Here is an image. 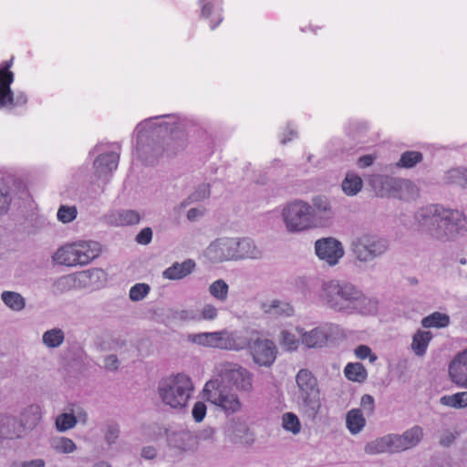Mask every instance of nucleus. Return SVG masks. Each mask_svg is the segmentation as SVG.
<instances>
[{
    "label": "nucleus",
    "instance_id": "052dcab7",
    "mask_svg": "<svg viewBox=\"0 0 467 467\" xmlns=\"http://www.w3.org/2000/svg\"><path fill=\"white\" fill-rule=\"evenodd\" d=\"M211 194L210 185L209 184H202L199 188L192 193V200L194 202H200L204 199H207Z\"/></svg>",
    "mask_w": 467,
    "mask_h": 467
},
{
    "label": "nucleus",
    "instance_id": "72a5a7b5",
    "mask_svg": "<svg viewBox=\"0 0 467 467\" xmlns=\"http://www.w3.org/2000/svg\"><path fill=\"white\" fill-rule=\"evenodd\" d=\"M279 344L284 351L296 352L302 343L300 337L296 331L293 332L289 329H283L279 335Z\"/></svg>",
    "mask_w": 467,
    "mask_h": 467
},
{
    "label": "nucleus",
    "instance_id": "a19ab883",
    "mask_svg": "<svg viewBox=\"0 0 467 467\" xmlns=\"http://www.w3.org/2000/svg\"><path fill=\"white\" fill-rule=\"evenodd\" d=\"M440 403L443 406L457 410L467 408V391L444 395L440 399Z\"/></svg>",
    "mask_w": 467,
    "mask_h": 467
},
{
    "label": "nucleus",
    "instance_id": "bf43d9fd",
    "mask_svg": "<svg viewBox=\"0 0 467 467\" xmlns=\"http://www.w3.org/2000/svg\"><path fill=\"white\" fill-rule=\"evenodd\" d=\"M176 317L182 321H199V314L193 309H182L176 312Z\"/></svg>",
    "mask_w": 467,
    "mask_h": 467
},
{
    "label": "nucleus",
    "instance_id": "338daca9",
    "mask_svg": "<svg viewBox=\"0 0 467 467\" xmlns=\"http://www.w3.org/2000/svg\"><path fill=\"white\" fill-rule=\"evenodd\" d=\"M72 413H74V416L76 417L77 422L79 421L83 424H86L88 421V413L80 407H71L70 408Z\"/></svg>",
    "mask_w": 467,
    "mask_h": 467
},
{
    "label": "nucleus",
    "instance_id": "58836bf2",
    "mask_svg": "<svg viewBox=\"0 0 467 467\" xmlns=\"http://www.w3.org/2000/svg\"><path fill=\"white\" fill-rule=\"evenodd\" d=\"M65 340V333L61 328L54 327L44 332L42 336L43 344L48 348L60 347Z\"/></svg>",
    "mask_w": 467,
    "mask_h": 467
},
{
    "label": "nucleus",
    "instance_id": "f704fd0d",
    "mask_svg": "<svg viewBox=\"0 0 467 467\" xmlns=\"http://www.w3.org/2000/svg\"><path fill=\"white\" fill-rule=\"evenodd\" d=\"M53 288L54 291L58 294H64L70 290L80 289L78 273L58 277L54 281Z\"/></svg>",
    "mask_w": 467,
    "mask_h": 467
},
{
    "label": "nucleus",
    "instance_id": "c03bdc74",
    "mask_svg": "<svg viewBox=\"0 0 467 467\" xmlns=\"http://www.w3.org/2000/svg\"><path fill=\"white\" fill-rule=\"evenodd\" d=\"M448 184L457 185L462 188L467 187V171L463 168H454L449 170L444 177Z\"/></svg>",
    "mask_w": 467,
    "mask_h": 467
},
{
    "label": "nucleus",
    "instance_id": "4468645a",
    "mask_svg": "<svg viewBox=\"0 0 467 467\" xmlns=\"http://www.w3.org/2000/svg\"><path fill=\"white\" fill-rule=\"evenodd\" d=\"M314 248L317 258L330 267L337 265L345 255L343 244L334 237L317 239Z\"/></svg>",
    "mask_w": 467,
    "mask_h": 467
},
{
    "label": "nucleus",
    "instance_id": "ddd939ff",
    "mask_svg": "<svg viewBox=\"0 0 467 467\" xmlns=\"http://www.w3.org/2000/svg\"><path fill=\"white\" fill-rule=\"evenodd\" d=\"M11 66L12 60L6 62L5 67L0 69V109H13L27 103L25 92L15 94L11 89V84L14 82V73L9 70Z\"/></svg>",
    "mask_w": 467,
    "mask_h": 467
},
{
    "label": "nucleus",
    "instance_id": "4be33fe9",
    "mask_svg": "<svg viewBox=\"0 0 467 467\" xmlns=\"http://www.w3.org/2000/svg\"><path fill=\"white\" fill-rule=\"evenodd\" d=\"M141 216L138 211L121 209L112 211L106 216L107 223L112 226H130L138 224Z\"/></svg>",
    "mask_w": 467,
    "mask_h": 467
},
{
    "label": "nucleus",
    "instance_id": "37998d69",
    "mask_svg": "<svg viewBox=\"0 0 467 467\" xmlns=\"http://www.w3.org/2000/svg\"><path fill=\"white\" fill-rule=\"evenodd\" d=\"M364 451L369 455L389 453V435H384L368 442L364 447Z\"/></svg>",
    "mask_w": 467,
    "mask_h": 467
},
{
    "label": "nucleus",
    "instance_id": "ea45409f",
    "mask_svg": "<svg viewBox=\"0 0 467 467\" xmlns=\"http://www.w3.org/2000/svg\"><path fill=\"white\" fill-rule=\"evenodd\" d=\"M450 324V317L445 313L433 312L432 314L425 317L421 320L423 327L431 328H443Z\"/></svg>",
    "mask_w": 467,
    "mask_h": 467
},
{
    "label": "nucleus",
    "instance_id": "69168bd1",
    "mask_svg": "<svg viewBox=\"0 0 467 467\" xmlns=\"http://www.w3.org/2000/svg\"><path fill=\"white\" fill-rule=\"evenodd\" d=\"M374 398L369 394H365L361 397L360 405L361 407L368 410V413H372L374 411Z\"/></svg>",
    "mask_w": 467,
    "mask_h": 467
},
{
    "label": "nucleus",
    "instance_id": "f3484780",
    "mask_svg": "<svg viewBox=\"0 0 467 467\" xmlns=\"http://www.w3.org/2000/svg\"><path fill=\"white\" fill-rule=\"evenodd\" d=\"M295 330L300 337L302 345L306 348H318L327 343L331 336L332 327L325 325L306 330L304 327L297 326Z\"/></svg>",
    "mask_w": 467,
    "mask_h": 467
},
{
    "label": "nucleus",
    "instance_id": "864d4df0",
    "mask_svg": "<svg viewBox=\"0 0 467 467\" xmlns=\"http://www.w3.org/2000/svg\"><path fill=\"white\" fill-rule=\"evenodd\" d=\"M194 436L197 440V449L202 442L214 444L217 441L216 430L213 427H206L194 434Z\"/></svg>",
    "mask_w": 467,
    "mask_h": 467
},
{
    "label": "nucleus",
    "instance_id": "393cba45",
    "mask_svg": "<svg viewBox=\"0 0 467 467\" xmlns=\"http://www.w3.org/2000/svg\"><path fill=\"white\" fill-rule=\"evenodd\" d=\"M223 0H200L201 16L203 18H212L211 29L213 30L223 21L222 16Z\"/></svg>",
    "mask_w": 467,
    "mask_h": 467
},
{
    "label": "nucleus",
    "instance_id": "0e129e2a",
    "mask_svg": "<svg viewBox=\"0 0 467 467\" xmlns=\"http://www.w3.org/2000/svg\"><path fill=\"white\" fill-rule=\"evenodd\" d=\"M152 239V230L145 227L136 235V242L140 244H149Z\"/></svg>",
    "mask_w": 467,
    "mask_h": 467
},
{
    "label": "nucleus",
    "instance_id": "1a4fd4ad",
    "mask_svg": "<svg viewBox=\"0 0 467 467\" xmlns=\"http://www.w3.org/2000/svg\"><path fill=\"white\" fill-rule=\"evenodd\" d=\"M311 205L303 200L286 203L281 211V218L285 230L290 234H299L315 228Z\"/></svg>",
    "mask_w": 467,
    "mask_h": 467
},
{
    "label": "nucleus",
    "instance_id": "774afa93",
    "mask_svg": "<svg viewBox=\"0 0 467 467\" xmlns=\"http://www.w3.org/2000/svg\"><path fill=\"white\" fill-rule=\"evenodd\" d=\"M297 136V132L295 128L291 126H287L284 133L281 135L280 141L282 144H285L291 141L294 138Z\"/></svg>",
    "mask_w": 467,
    "mask_h": 467
},
{
    "label": "nucleus",
    "instance_id": "09e8293b",
    "mask_svg": "<svg viewBox=\"0 0 467 467\" xmlns=\"http://www.w3.org/2000/svg\"><path fill=\"white\" fill-rule=\"evenodd\" d=\"M282 426L285 431H290L293 434H298L301 431L300 420L293 412H286L283 414Z\"/></svg>",
    "mask_w": 467,
    "mask_h": 467
},
{
    "label": "nucleus",
    "instance_id": "49530a36",
    "mask_svg": "<svg viewBox=\"0 0 467 467\" xmlns=\"http://www.w3.org/2000/svg\"><path fill=\"white\" fill-rule=\"evenodd\" d=\"M75 418L76 417L74 416V413H72L70 408L68 409L67 412L59 414L56 418L55 421L57 430L60 432H64L70 429H73L77 424V420Z\"/></svg>",
    "mask_w": 467,
    "mask_h": 467
},
{
    "label": "nucleus",
    "instance_id": "c9c22d12",
    "mask_svg": "<svg viewBox=\"0 0 467 467\" xmlns=\"http://www.w3.org/2000/svg\"><path fill=\"white\" fill-rule=\"evenodd\" d=\"M345 377L351 381L362 383L368 378V371L365 367L358 362L348 363L344 368Z\"/></svg>",
    "mask_w": 467,
    "mask_h": 467
},
{
    "label": "nucleus",
    "instance_id": "473e14b6",
    "mask_svg": "<svg viewBox=\"0 0 467 467\" xmlns=\"http://www.w3.org/2000/svg\"><path fill=\"white\" fill-rule=\"evenodd\" d=\"M431 338L432 334L430 331L418 330L412 337L410 347L413 353L418 357L424 356Z\"/></svg>",
    "mask_w": 467,
    "mask_h": 467
},
{
    "label": "nucleus",
    "instance_id": "79ce46f5",
    "mask_svg": "<svg viewBox=\"0 0 467 467\" xmlns=\"http://www.w3.org/2000/svg\"><path fill=\"white\" fill-rule=\"evenodd\" d=\"M265 312L276 317H291L294 314V308L288 303L273 300L268 305L265 306Z\"/></svg>",
    "mask_w": 467,
    "mask_h": 467
},
{
    "label": "nucleus",
    "instance_id": "dca6fc26",
    "mask_svg": "<svg viewBox=\"0 0 467 467\" xmlns=\"http://www.w3.org/2000/svg\"><path fill=\"white\" fill-rule=\"evenodd\" d=\"M310 205L315 228L329 226L335 217L330 200L325 195H317L312 198Z\"/></svg>",
    "mask_w": 467,
    "mask_h": 467
},
{
    "label": "nucleus",
    "instance_id": "4d7b16f0",
    "mask_svg": "<svg viewBox=\"0 0 467 467\" xmlns=\"http://www.w3.org/2000/svg\"><path fill=\"white\" fill-rule=\"evenodd\" d=\"M355 356L359 359L368 358L370 363H374L378 357L372 353L371 348L367 345H359L354 350Z\"/></svg>",
    "mask_w": 467,
    "mask_h": 467
},
{
    "label": "nucleus",
    "instance_id": "5fc2aeb1",
    "mask_svg": "<svg viewBox=\"0 0 467 467\" xmlns=\"http://www.w3.org/2000/svg\"><path fill=\"white\" fill-rule=\"evenodd\" d=\"M199 314V321H213L219 316V309L212 303L204 304Z\"/></svg>",
    "mask_w": 467,
    "mask_h": 467
},
{
    "label": "nucleus",
    "instance_id": "a878e982",
    "mask_svg": "<svg viewBox=\"0 0 467 467\" xmlns=\"http://www.w3.org/2000/svg\"><path fill=\"white\" fill-rule=\"evenodd\" d=\"M195 268V263L192 259H187L182 263H174L165 269L162 276L169 280H180L189 275Z\"/></svg>",
    "mask_w": 467,
    "mask_h": 467
},
{
    "label": "nucleus",
    "instance_id": "0eeeda50",
    "mask_svg": "<svg viewBox=\"0 0 467 467\" xmlns=\"http://www.w3.org/2000/svg\"><path fill=\"white\" fill-rule=\"evenodd\" d=\"M178 118L174 115H163L150 118L138 124L137 132V152L140 158L148 164H153L155 158L148 156L150 147L144 144V140L154 134L160 135L163 131L173 132V126L176 124Z\"/></svg>",
    "mask_w": 467,
    "mask_h": 467
},
{
    "label": "nucleus",
    "instance_id": "e2e57ef3",
    "mask_svg": "<svg viewBox=\"0 0 467 467\" xmlns=\"http://www.w3.org/2000/svg\"><path fill=\"white\" fill-rule=\"evenodd\" d=\"M103 367L109 371H116L119 367V361L116 355H107L103 360Z\"/></svg>",
    "mask_w": 467,
    "mask_h": 467
},
{
    "label": "nucleus",
    "instance_id": "f8f14e48",
    "mask_svg": "<svg viewBox=\"0 0 467 467\" xmlns=\"http://www.w3.org/2000/svg\"><path fill=\"white\" fill-rule=\"evenodd\" d=\"M246 338L249 342L246 349L249 350L253 362L258 367L270 368L277 358L276 344L269 338H252L247 332Z\"/></svg>",
    "mask_w": 467,
    "mask_h": 467
},
{
    "label": "nucleus",
    "instance_id": "20e7f679",
    "mask_svg": "<svg viewBox=\"0 0 467 467\" xmlns=\"http://www.w3.org/2000/svg\"><path fill=\"white\" fill-rule=\"evenodd\" d=\"M187 340L203 348L236 352L246 349L249 343L246 332L229 329L189 334Z\"/></svg>",
    "mask_w": 467,
    "mask_h": 467
},
{
    "label": "nucleus",
    "instance_id": "2f4dec72",
    "mask_svg": "<svg viewBox=\"0 0 467 467\" xmlns=\"http://www.w3.org/2000/svg\"><path fill=\"white\" fill-rule=\"evenodd\" d=\"M0 297L4 305L14 312H21L26 308V298L18 292L5 290Z\"/></svg>",
    "mask_w": 467,
    "mask_h": 467
},
{
    "label": "nucleus",
    "instance_id": "9d476101",
    "mask_svg": "<svg viewBox=\"0 0 467 467\" xmlns=\"http://www.w3.org/2000/svg\"><path fill=\"white\" fill-rule=\"evenodd\" d=\"M214 378L223 385H230L242 393H251L254 389V374L242 365L224 361L214 367Z\"/></svg>",
    "mask_w": 467,
    "mask_h": 467
},
{
    "label": "nucleus",
    "instance_id": "7c9ffc66",
    "mask_svg": "<svg viewBox=\"0 0 467 467\" xmlns=\"http://www.w3.org/2000/svg\"><path fill=\"white\" fill-rule=\"evenodd\" d=\"M366 426V419L359 409H352L346 415V427L352 435L360 433Z\"/></svg>",
    "mask_w": 467,
    "mask_h": 467
},
{
    "label": "nucleus",
    "instance_id": "aec40b11",
    "mask_svg": "<svg viewBox=\"0 0 467 467\" xmlns=\"http://www.w3.org/2000/svg\"><path fill=\"white\" fill-rule=\"evenodd\" d=\"M226 438L234 444L250 446L254 441V435L249 427L241 421H233L226 431Z\"/></svg>",
    "mask_w": 467,
    "mask_h": 467
},
{
    "label": "nucleus",
    "instance_id": "cd10ccee",
    "mask_svg": "<svg viewBox=\"0 0 467 467\" xmlns=\"http://www.w3.org/2000/svg\"><path fill=\"white\" fill-rule=\"evenodd\" d=\"M370 184L380 196L392 194L399 187V182L392 177L385 175H375L370 180Z\"/></svg>",
    "mask_w": 467,
    "mask_h": 467
},
{
    "label": "nucleus",
    "instance_id": "a18cd8bd",
    "mask_svg": "<svg viewBox=\"0 0 467 467\" xmlns=\"http://www.w3.org/2000/svg\"><path fill=\"white\" fill-rule=\"evenodd\" d=\"M210 295L219 302H225L228 297L229 285L223 279H217L209 285Z\"/></svg>",
    "mask_w": 467,
    "mask_h": 467
},
{
    "label": "nucleus",
    "instance_id": "603ef678",
    "mask_svg": "<svg viewBox=\"0 0 467 467\" xmlns=\"http://www.w3.org/2000/svg\"><path fill=\"white\" fill-rule=\"evenodd\" d=\"M150 291L149 285L144 283H137L132 285L129 292V297L133 302L144 299Z\"/></svg>",
    "mask_w": 467,
    "mask_h": 467
},
{
    "label": "nucleus",
    "instance_id": "3c124183",
    "mask_svg": "<svg viewBox=\"0 0 467 467\" xmlns=\"http://www.w3.org/2000/svg\"><path fill=\"white\" fill-rule=\"evenodd\" d=\"M422 159V154L420 151H405L401 154L398 165L404 168H412L420 162Z\"/></svg>",
    "mask_w": 467,
    "mask_h": 467
},
{
    "label": "nucleus",
    "instance_id": "9b49d317",
    "mask_svg": "<svg viewBox=\"0 0 467 467\" xmlns=\"http://www.w3.org/2000/svg\"><path fill=\"white\" fill-rule=\"evenodd\" d=\"M203 396L206 400L226 414H234L242 410L238 395L218 379H212L205 383Z\"/></svg>",
    "mask_w": 467,
    "mask_h": 467
},
{
    "label": "nucleus",
    "instance_id": "f03ea898",
    "mask_svg": "<svg viewBox=\"0 0 467 467\" xmlns=\"http://www.w3.org/2000/svg\"><path fill=\"white\" fill-rule=\"evenodd\" d=\"M318 297L328 308L348 315H373L378 302L366 296L356 285L347 281L329 280L323 282Z\"/></svg>",
    "mask_w": 467,
    "mask_h": 467
},
{
    "label": "nucleus",
    "instance_id": "412c9836",
    "mask_svg": "<svg viewBox=\"0 0 467 467\" xmlns=\"http://www.w3.org/2000/svg\"><path fill=\"white\" fill-rule=\"evenodd\" d=\"M235 261L245 259H260L263 256V251L255 243L247 237L235 238Z\"/></svg>",
    "mask_w": 467,
    "mask_h": 467
},
{
    "label": "nucleus",
    "instance_id": "c756f323",
    "mask_svg": "<svg viewBox=\"0 0 467 467\" xmlns=\"http://www.w3.org/2000/svg\"><path fill=\"white\" fill-rule=\"evenodd\" d=\"M41 420V410L37 405L26 407L21 413L19 424L22 425L23 432L26 430H33Z\"/></svg>",
    "mask_w": 467,
    "mask_h": 467
},
{
    "label": "nucleus",
    "instance_id": "423d86ee",
    "mask_svg": "<svg viewBox=\"0 0 467 467\" xmlns=\"http://www.w3.org/2000/svg\"><path fill=\"white\" fill-rule=\"evenodd\" d=\"M100 252L98 242L79 240L59 247L52 255V260L57 265L70 267L85 265L97 258Z\"/></svg>",
    "mask_w": 467,
    "mask_h": 467
},
{
    "label": "nucleus",
    "instance_id": "6ab92c4d",
    "mask_svg": "<svg viewBox=\"0 0 467 467\" xmlns=\"http://www.w3.org/2000/svg\"><path fill=\"white\" fill-rule=\"evenodd\" d=\"M80 289L98 290L105 286L108 281L106 272L100 268H90L78 273Z\"/></svg>",
    "mask_w": 467,
    "mask_h": 467
},
{
    "label": "nucleus",
    "instance_id": "b1692460",
    "mask_svg": "<svg viewBox=\"0 0 467 467\" xmlns=\"http://www.w3.org/2000/svg\"><path fill=\"white\" fill-rule=\"evenodd\" d=\"M23 435L22 425L16 417L0 413V439H16Z\"/></svg>",
    "mask_w": 467,
    "mask_h": 467
},
{
    "label": "nucleus",
    "instance_id": "8fccbe9b",
    "mask_svg": "<svg viewBox=\"0 0 467 467\" xmlns=\"http://www.w3.org/2000/svg\"><path fill=\"white\" fill-rule=\"evenodd\" d=\"M52 448L59 453H71L76 451L75 442L67 437H57L52 441Z\"/></svg>",
    "mask_w": 467,
    "mask_h": 467
},
{
    "label": "nucleus",
    "instance_id": "6e6d98bb",
    "mask_svg": "<svg viewBox=\"0 0 467 467\" xmlns=\"http://www.w3.org/2000/svg\"><path fill=\"white\" fill-rule=\"evenodd\" d=\"M389 435V453H399L407 451L402 438L400 434L390 433Z\"/></svg>",
    "mask_w": 467,
    "mask_h": 467
},
{
    "label": "nucleus",
    "instance_id": "13d9d810",
    "mask_svg": "<svg viewBox=\"0 0 467 467\" xmlns=\"http://www.w3.org/2000/svg\"><path fill=\"white\" fill-rule=\"evenodd\" d=\"M207 407L204 402L197 401L193 405L192 414L196 422H201L205 418Z\"/></svg>",
    "mask_w": 467,
    "mask_h": 467
},
{
    "label": "nucleus",
    "instance_id": "e433bc0d",
    "mask_svg": "<svg viewBox=\"0 0 467 467\" xmlns=\"http://www.w3.org/2000/svg\"><path fill=\"white\" fill-rule=\"evenodd\" d=\"M407 450L412 449L420 444L424 436L423 429L415 425L400 434Z\"/></svg>",
    "mask_w": 467,
    "mask_h": 467
},
{
    "label": "nucleus",
    "instance_id": "39448f33",
    "mask_svg": "<svg viewBox=\"0 0 467 467\" xmlns=\"http://www.w3.org/2000/svg\"><path fill=\"white\" fill-rule=\"evenodd\" d=\"M194 390L191 377L185 373H177L163 379L158 387L162 402L172 409L182 410Z\"/></svg>",
    "mask_w": 467,
    "mask_h": 467
},
{
    "label": "nucleus",
    "instance_id": "bb28decb",
    "mask_svg": "<svg viewBox=\"0 0 467 467\" xmlns=\"http://www.w3.org/2000/svg\"><path fill=\"white\" fill-rule=\"evenodd\" d=\"M119 159V154L114 151L100 154L94 161L97 174L104 176L115 171L118 168Z\"/></svg>",
    "mask_w": 467,
    "mask_h": 467
},
{
    "label": "nucleus",
    "instance_id": "de8ad7c7",
    "mask_svg": "<svg viewBox=\"0 0 467 467\" xmlns=\"http://www.w3.org/2000/svg\"><path fill=\"white\" fill-rule=\"evenodd\" d=\"M78 216V209L75 205L62 204L57 212V218L62 223H69Z\"/></svg>",
    "mask_w": 467,
    "mask_h": 467
},
{
    "label": "nucleus",
    "instance_id": "4c0bfd02",
    "mask_svg": "<svg viewBox=\"0 0 467 467\" xmlns=\"http://www.w3.org/2000/svg\"><path fill=\"white\" fill-rule=\"evenodd\" d=\"M363 186L362 179L354 172H348L342 182V190L348 196L358 194Z\"/></svg>",
    "mask_w": 467,
    "mask_h": 467
},
{
    "label": "nucleus",
    "instance_id": "680f3d73",
    "mask_svg": "<svg viewBox=\"0 0 467 467\" xmlns=\"http://www.w3.org/2000/svg\"><path fill=\"white\" fill-rule=\"evenodd\" d=\"M119 435V430L117 425H109L105 431V441L111 445L116 443Z\"/></svg>",
    "mask_w": 467,
    "mask_h": 467
},
{
    "label": "nucleus",
    "instance_id": "5701e85b",
    "mask_svg": "<svg viewBox=\"0 0 467 467\" xmlns=\"http://www.w3.org/2000/svg\"><path fill=\"white\" fill-rule=\"evenodd\" d=\"M169 446L181 451L197 450V440L194 434L188 431L172 432L168 437Z\"/></svg>",
    "mask_w": 467,
    "mask_h": 467
},
{
    "label": "nucleus",
    "instance_id": "c85d7f7f",
    "mask_svg": "<svg viewBox=\"0 0 467 467\" xmlns=\"http://www.w3.org/2000/svg\"><path fill=\"white\" fill-rule=\"evenodd\" d=\"M16 185L13 180H0V214L5 213L16 194Z\"/></svg>",
    "mask_w": 467,
    "mask_h": 467
},
{
    "label": "nucleus",
    "instance_id": "f257e3e1",
    "mask_svg": "<svg viewBox=\"0 0 467 467\" xmlns=\"http://www.w3.org/2000/svg\"><path fill=\"white\" fill-rule=\"evenodd\" d=\"M414 221L419 229L440 241L454 240L467 234V217L456 209L429 204L418 209Z\"/></svg>",
    "mask_w": 467,
    "mask_h": 467
},
{
    "label": "nucleus",
    "instance_id": "7ed1b4c3",
    "mask_svg": "<svg viewBox=\"0 0 467 467\" xmlns=\"http://www.w3.org/2000/svg\"><path fill=\"white\" fill-rule=\"evenodd\" d=\"M295 381L293 400L304 416L314 420L322 407L318 380L309 369L300 368L296 374Z\"/></svg>",
    "mask_w": 467,
    "mask_h": 467
},
{
    "label": "nucleus",
    "instance_id": "a211bd4d",
    "mask_svg": "<svg viewBox=\"0 0 467 467\" xmlns=\"http://www.w3.org/2000/svg\"><path fill=\"white\" fill-rule=\"evenodd\" d=\"M448 370L450 379L455 385L467 389V348L454 356Z\"/></svg>",
    "mask_w": 467,
    "mask_h": 467
},
{
    "label": "nucleus",
    "instance_id": "2eb2a0df",
    "mask_svg": "<svg viewBox=\"0 0 467 467\" xmlns=\"http://www.w3.org/2000/svg\"><path fill=\"white\" fill-rule=\"evenodd\" d=\"M235 238L220 237L206 247L203 252L205 258L213 264L235 261Z\"/></svg>",
    "mask_w": 467,
    "mask_h": 467
},
{
    "label": "nucleus",
    "instance_id": "6e6552de",
    "mask_svg": "<svg viewBox=\"0 0 467 467\" xmlns=\"http://www.w3.org/2000/svg\"><path fill=\"white\" fill-rule=\"evenodd\" d=\"M389 249V240L372 233L361 234L353 238L350 244V251L355 259L363 265L381 258Z\"/></svg>",
    "mask_w": 467,
    "mask_h": 467
}]
</instances>
